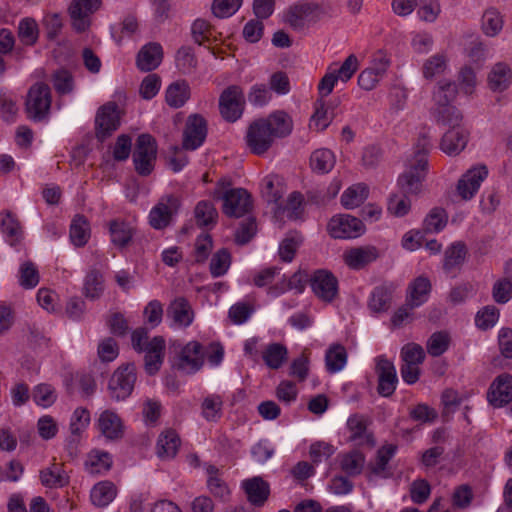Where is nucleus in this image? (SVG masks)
Here are the masks:
<instances>
[{"mask_svg":"<svg viewBox=\"0 0 512 512\" xmlns=\"http://www.w3.org/2000/svg\"><path fill=\"white\" fill-rule=\"evenodd\" d=\"M368 417L361 414H353L347 420V429L349 432V440L359 445H373L372 434L368 432Z\"/></svg>","mask_w":512,"mask_h":512,"instance_id":"obj_23","label":"nucleus"},{"mask_svg":"<svg viewBox=\"0 0 512 512\" xmlns=\"http://www.w3.org/2000/svg\"><path fill=\"white\" fill-rule=\"evenodd\" d=\"M104 291V280L102 274L96 270H90L84 282V294L86 297L91 299H96L100 297V295Z\"/></svg>","mask_w":512,"mask_h":512,"instance_id":"obj_51","label":"nucleus"},{"mask_svg":"<svg viewBox=\"0 0 512 512\" xmlns=\"http://www.w3.org/2000/svg\"><path fill=\"white\" fill-rule=\"evenodd\" d=\"M488 402L500 408L512 400V376L508 373L499 375L490 385L487 393Z\"/></svg>","mask_w":512,"mask_h":512,"instance_id":"obj_18","label":"nucleus"},{"mask_svg":"<svg viewBox=\"0 0 512 512\" xmlns=\"http://www.w3.org/2000/svg\"><path fill=\"white\" fill-rule=\"evenodd\" d=\"M293 127V119L286 111L275 110L249 124L244 137L246 147L251 154L264 156L277 139L289 136Z\"/></svg>","mask_w":512,"mask_h":512,"instance_id":"obj_2","label":"nucleus"},{"mask_svg":"<svg viewBox=\"0 0 512 512\" xmlns=\"http://www.w3.org/2000/svg\"><path fill=\"white\" fill-rule=\"evenodd\" d=\"M441 13V6L438 0H421L417 15L420 20L434 22Z\"/></svg>","mask_w":512,"mask_h":512,"instance_id":"obj_63","label":"nucleus"},{"mask_svg":"<svg viewBox=\"0 0 512 512\" xmlns=\"http://www.w3.org/2000/svg\"><path fill=\"white\" fill-rule=\"evenodd\" d=\"M248 501L254 506H263L270 495V485L261 477H253L242 482Z\"/></svg>","mask_w":512,"mask_h":512,"instance_id":"obj_25","label":"nucleus"},{"mask_svg":"<svg viewBox=\"0 0 512 512\" xmlns=\"http://www.w3.org/2000/svg\"><path fill=\"white\" fill-rule=\"evenodd\" d=\"M0 229L12 245L23 236L22 225L17 215L10 210L0 212Z\"/></svg>","mask_w":512,"mask_h":512,"instance_id":"obj_31","label":"nucleus"},{"mask_svg":"<svg viewBox=\"0 0 512 512\" xmlns=\"http://www.w3.org/2000/svg\"><path fill=\"white\" fill-rule=\"evenodd\" d=\"M450 342L451 338L447 332H435L429 337L426 343L427 352L433 357H438L448 350Z\"/></svg>","mask_w":512,"mask_h":512,"instance_id":"obj_52","label":"nucleus"},{"mask_svg":"<svg viewBox=\"0 0 512 512\" xmlns=\"http://www.w3.org/2000/svg\"><path fill=\"white\" fill-rule=\"evenodd\" d=\"M157 145L155 139L149 134H142L137 139L133 154L135 169L140 175H149L156 160Z\"/></svg>","mask_w":512,"mask_h":512,"instance_id":"obj_10","label":"nucleus"},{"mask_svg":"<svg viewBox=\"0 0 512 512\" xmlns=\"http://www.w3.org/2000/svg\"><path fill=\"white\" fill-rule=\"evenodd\" d=\"M163 49L159 43L151 42L144 45L138 52L136 65L144 72L156 69L162 62Z\"/></svg>","mask_w":512,"mask_h":512,"instance_id":"obj_24","label":"nucleus"},{"mask_svg":"<svg viewBox=\"0 0 512 512\" xmlns=\"http://www.w3.org/2000/svg\"><path fill=\"white\" fill-rule=\"evenodd\" d=\"M98 430L108 439L122 437L124 427L121 418L112 410L103 411L97 420Z\"/></svg>","mask_w":512,"mask_h":512,"instance_id":"obj_28","label":"nucleus"},{"mask_svg":"<svg viewBox=\"0 0 512 512\" xmlns=\"http://www.w3.org/2000/svg\"><path fill=\"white\" fill-rule=\"evenodd\" d=\"M397 446L394 444H385L378 451L376 458L369 464L371 474L387 478L391 475L388 468V463L395 455Z\"/></svg>","mask_w":512,"mask_h":512,"instance_id":"obj_34","label":"nucleus"},{"mask_svg":"<svg viewBox=\"0 0 512 512\" xmlns=\"http://www.w3.org/2000/svg\"><path fill=\"white\" fill-rule=\"evenodd\" d=\"M116 494L117 489L112 482L101 481L92 488L90 498L95 506L105 507L113 501Z\"/></svg>","mask_w":512,"mask_h":512,"instance_id":"obj_40","label":"nucleus"},{"mask_svg":"<svg viewBox=\"0 0 512 512\" xmlns=\"http://www.w3.org/2000/svg\"><path fill=\"white\" fill-rule=\"evenodd\" d=\"M466 256V246L462 242L453 243L445 252L444 269L447 272L459 267Z\"/></svg>","mask_w":512,"mask_h":512,"instance_id":"obj_53","label":"nucleus"},{"mask_svg":"<svg viewBox=\"0 0 512 512\" xmlns=\"http://www.w3.org/2000/svg\"><path fill=\"white\" fill-rule=\"evenodd\" d=\"M196 224L200 227H212L218 219V212L210 201H199L194 209Z\"/></svg>","mask_w":512,"mask_h":512,"instance_id":"obj_42","label":"nucleus"},{"mask_svg":"<svg viewBox=\"0 0 512 512\" xmlns=\"http://www.w3.org/2000/svg\"><path fill=\"white\" fill-rule=\"evenodd\" d=\"M181 205L179 197L175 195L162 196L149 213V224L154 229H164L177 214Z\"/></svg>","mask_w":512,"mask_h":512,"instance_id":"obj_13","label":"nucleus"},{"mask_svg":"<svg viewBox=\"0 0 512 512\" xmlns=\"http://www.w3.org/2000/svg\"><path fill=\"white\" fill-rule=\"evenodd\" d=\"M347 351L341 344H332L326 351L325 364L330 373H336L342 370L347 363Z\"/></svg>","mask_w":512,"mask_h":512,"instance_id":"obj_39","label":"nucleus"},{"mask_svg":"<svg viewBox=\"0 0 512 512\" xmlns=\"http://www.w3.org/2000/svg\"><path fill=\"white\" fill-rule=\"evenodd\" d=\"M206 134V120L199 114L190 115L183 132V148L185 150L197 149L203 144Z\"/></svg>","mask_w":512,"mask_h":512,"instance_id":"obj_16","label":"nucleus"},{"mask_svg":"<svg viewBox=\"0 0 512 512\" xmlns=\"http://www.w3.org/2000/svg\"><path fill=\"white\" fill-rule=\"evenodd\" d=\"M512 83V69L509 64L505 62L496 63L489 75L488 85L493 91H504Z\"/></svg>","mask_w":512,"mask_h":512,"instance_id":"obj_33","label":"nucleus"},{"mask_svg":"<svg viewBox=\"0 0 512 512\" xmlns=\"http://www.w3.org/2000/svg\"><path fill=\"white\" fill-rule=\"evenodd\" d=\"M379 257V251L374 246L350 248L343 253L344 263L351 269L360 270L374 262Z\"/></svg>","mask_w":512,"mask_h":512,"instance_id":"obj_21","label":"nucleus"},{"mask_svg":"<svg viewBox=\"0 0 512 512\" xmlns=\"http://www.w3.org/2000/svg\"><path fill=\"white\" fill-rule=\"evenodd\" d=\"M365 457L362 453L354 451L343 456L342 469L349 475L359 474L364 466Z\"/></svg>","mask_w":512,"mask_h":512,"instance_id":"obj_62","label":"nucleus"},{"mask_svg":"<svg viewBox=\"0 0 512 512\" xmlns=\"http://www.w3.org/2000/svg\"><path fill=\"white\" fill-rule=\"evenodd\" d=\"M336 156L334 152L327 148H319L312 152L310 156V167L312 171L318 174L329 173L335 166Z\"/></svg>","mask_w":512,"mask_h":512,"instance_id":"obj_37","label":"nucleus"},{"mask_svg":"<svg viewBox=\"0 0 512 512\" xmlns=\"http://www.w3.org/2000/svg\"><path fill=\"white\" fill-rule=\"evenodd\" d=\"M447 221L448 215L445 209L434 207L423 221V230L427 233H437L446 226Z\"/></svg>","mask_w":512,"mask_h":512,"instance_id":"obj_48","label":"nucleus"},{"mask_svg":"<svg viewBox=\"0 0 512 512\" xmlns=\"http://www.w3.org/2000/svg\"><path fill=\"white\" fill-rule=\"evenodd\" d=\"M457 94L456 85L452 82L439 83L433 94L435 106L434 116L438 123L451 128L443 135L440 148L449 155L460 154L467 146L469 131L461 124L462 115L459 110L451 105Z\"/></svg>","mask_w":512,"mask_h":512,"instance_id":"obj_1","label":"nucleus"},{"mask_svg":"<svg viewBox=\"0 0 512 512\" xmlns=\"http://www.w3.org/2000/svg\"><path fill=\"white\" fill-rule=\"evenodd\" d=\"M318 16V6L309 2H298L285 13V21L294 29H301L314 22Z\"/></svg>","mask_w":512,"mask_h":512,"instance_id":"obj_17","label":"nucleus"},{"mask_svg":"<svg viewBox=\"0 0 512 512\" xmlns=\"http://www.w3.org/2000/svg\"><path fill=\"white\" fill-rule=\"evenodd\" d=\"M400 193H396L390 196L387 210L388 212L395 217H403L409 213L411 210V200L409 195H416L417 193H409L403 191L398 186Z\"/></svg>","mask_w":512,"mask_h":512,"instance_id":"obj_43","label":"nucleus"},{"mask_svg":"<svg viewBox=\"0 0 512 512\" xmlns=\"http://www.w3.org/2000/svg\"><path fill=\"white\" fill-rule=\"evenodd\" d=\"M167 317L177 327H189L194 321L195 313L190 302L184 297H177L167 308Z\"/></svg>","mask_w":512,"mask_h":512,"instance_id":"obj_22","label":"nucleus"},{"mask_svg":"<svg viewBox=\"0 0 512 512\" xmlns=\"http://www.w3.org/2000/svg\"><path fill=\"white\" fill-rule=\"evenodd\" d=\"M204 364V347L198 341L188 342L179 355L178 367L187 373H195Z\"/></svg>","mask_w":512,"mask_h":512,"instance_id":"obj_19","label":"nucleus"},{"mask_svg":"<svg viewBox=\"0 0 512 512\" xmlns=\"http://www.w3.org/2000/svg\"><path fill=\"white\" fill-rule=\"evenodd\" d=\"M226 183L221 180L217 184V189L213 193L215 199H222L223 213L229 217H242L252 208L251 195L243 188H231L226 190Z\"/></svg>","mask_w":512,"mask_h":512,"instance_id":"obj_4","label":"nucleus"},{"mask_svg":"<svg viewBox=\"0 0 512 512\" xmlns=\"http://www.w3.org/2000/svg\"><path fill=\"white\" fill-rule=\"evenodd\" d=\"M112 457L108 452L92 450L85 461V468L91 474H103L110 470Z\"/></svg>","mask_w":512,"mask_h":512,"instance_id":"obj_38","label":"nucleus"},{"mask_svg":"<svg viewBox=\"0 0 512 512\" xmlns=\"http://www.w3.org/2000/svg\"><path fill=\"white\" fill-rule=\"evenodd\" d=\"M52 97L48 84L37 82L32 85L26 96L25 111L28 118L40 121L47 117L51 107Z\"/></svg>","mask_w":512,"mask_h":512,"instance_id":"obj_5","label":"nucleus"},{"mask_svg":"<svg viewBox=\"0 0 512 512\" xmlns=\"http://www.w3.org/2000/svg\"><path fill=\"white\" fill-rule=\"evenodd\" d=\"M166 342L162 336H155L145 346V370L148 374L157 373L164 361Z\"/></svg>","mask_w":512,"mask_h":512,"instance_id":"obj_20","label":"nucleus"},{"mask_svg":"<svg viewBox=\"0 0 512 512\" xmlns=\"http://www.w3.org/2000/svg\"><path fill=\"white\" fill-rule=\"evenodd\" d=\"M309 282L313 293L324 302H332L338 295V280L327 270L315 271Z\"/></svg>","mask_w":512,"mask_h":512,"instance_id":"obj_15","label":"nucleus"},{"mask_svg":"<svg viewBox=\"0 0 512 512\" xmlns=\"http://www.w3.org/2000/svg\"><path fill=\"white\" fill-rule=\"evenodd\" d=\"M284 192L285 185L280 176L270 174L263 178L261 183V193L268 202L278 204L282 199Z\"/></svg>","mask_w":512,"mask_h":512,"instance_id":"obj_36","label":"nucleus"},{"mask_svg":"<svg viewBox=\"0 0 512 512\" xmlns=\"http://www.w3.org/2000/svg\"><path fill=\"white\" fill-rule=\"evenodd\" d=\"M208 474L207 486L210 492L220 498H224L229 494L226 483L219 477V469L213 465L206 468Z\"/></svg>","mask_w":512,"mask_h":512,"instance_id":"obj_56","label":"nucleus"},{"mask_svg":"<svg viewBox=\"0 0 512 512\" xmlns=\"http://www.w3.org/2000/svg\"><path fill=\"white\" fill-rule=\"evenodd\" d=\"M32 397L37 405L49 407L56 401L57 395L51 385L39 384L34 388Z\"/></svg>","mask_w":512,"mask_h":512,"instance_id":"obj_59","label":"nucleus"},{"mask_svg":"<svg viewBox=\"0 0 512 512\" xmlns=\"http://www.w3.org/2000/svg\"><path fill=\"white\" fill-rule=\"evenodd\" d=\"M41 484L48 488H61L69 483V476L62 463H52L40 471Z\"/></svg>","mask_w":512,"mask_h":512,"instance_id":"obj_30","label":"nucleus"},{"mask_svg":"<svg viewBox=\"0 0 512 512\" xmlns=\"http://www.w3.org/2000/svg\"><path fill=\"white\" fill-rule=\"evenodd\" d=\"M136 367L134 364L120 366L109 380V391L111 397L116 400L127 398L134 389L136 382Z\"/></svg>","mask_w":512,"mask_h":512,"instance_id":"obj_12","label":"nucleus"},{"mask_svg":"<svg viewBox=\"0 0 512 512\" xmlns=\"http://www.w3.org/2000/svg\"><path fill=\"white\" fill-rule=\"evenodd\" d=\"M375 373L378 378L377 392L383 397L391 396L398 383L396 368L386 356L375 358Z\"/></svg>","mask_w":512,"mask_h":512,"instance_id":"obj_14","label":"nucleus"},{"mask_svg":"<svg viewBox=\"0 0 512 512\" xmlns=\"http://www.w3.org/2000/svg\"><path fill=\"white\" fill-rule=\"evenodd\" d=\"M18 37L26 46H33L39 38V28L36 20L26 17L20 20L18 25Z\"/></svg>","mask_w":512,"mask_h":512,"instance_id":"obj_47","label":"nucleus"},{"mask_svg":"<svg viewBox=\"0 0 512 512\" xmlns=\"http://www.w3.org/2000/svg\"><path fill=\"white\" fill-rule=\"evenodd\" d=\"M245 98L238 85H231L223 90L219 97V111L228 122L237 121L243 114Z\"/></svg>","mask_w":512,"mask_h":512,"instance_id":"obj_8","label":"nucleus"},{"mask_svg":"<svg viewBox=\"0 0 512 512\" xmlns=\"http://www.w3.org/2000/svg\"><path fill=\"white\" fill-rule=\"evenodd\" d=\"M191 97V88L186 80H177L165 90V103L174 109L183 107Z\"/></svg>","mask_w":512,"mask_h":512,"instance_id":"obj_29","label":"nucleus"},{"mask_svg":"<svg viewBox=\"0 0 512 512\" xmlns=\"http://www.w3.org/2000/svg\"><path fill=\"white\" fill-rule=\"evenodd\" d=\"M334 118L333 110L322 99L314 104V113L310 118L309 128L316 132L324 131Z\"/></svg>","mask_w":512,"mask_h":512,"instance_id":"obj_35","label":"nucleus"},{"mask_svg":"<svg viewBox=\"0 0 512 512\" xmlns=\"http://www.w3.org/2000/svg\"><path fill=\"white\" fill-rule=\"evenodd\" d=\"M447 69V58L443 54H436L428 58L422 67L423 76L426 79H433L442 75Z\"/></svg>","mask_w":512,"mask_h":512,"instance_id":"obj_54","label":"nucleus"},{"mask_svg":"<svg viewBox=\"0 0 512 512\" xmlns=\"http://www.w3.org/2000/svg\"><path fill=\"white\" fill-rule=\"evenodd\" d=\"M431 494V486L425 479H416L410 485V497L413 503H425Z\"/></svg>","mask_w":512,"mask_h":512,"instance_id":"obj_64","label":"nucleus"},{"mask_svg":"<svg viewBox=\"0 0 512 512\" xmlns=\"http://www.w3.org/2000/svg\"><path fill=\"white\" fill-rule=\"evenodd\" d=\"M286 347L279 343L269 344L262 351V358L265 364L271 369H278L287 359Z\"/></svg>","mask_w":512,"mask_h":512,"instance_id":"obj_45","label":"nucleus"},{"mask_svg":"<svg viewBox=\"0 0 512 512\" xmlns=\"http://www.w3.org/2000/svg\"><path fill=\"white\" fill-rule=\"evenodd\" d=\"M40 276L34 263L26 261L19 268V283L25 289H32L39 283Z\"/></svg>","mask_w":512,"mask_h":512,"instance_id":"obj_57","label":"nucleus"},{"mask_svg":"<svg viewBox=\"0 0 512 512\" xmlns=\"http://www.w3.org/2000/svg\"><path fill=\"white\" fill-rule=\"evenodd\" d=\"M431 288V282L427 277L419 276L415 278L408 285L406 302L411 308L421 306L428 300Z\"/></svg>","mask_w":512,"mask_h":512,"instance_id":"obj_26","label":"nucleus"},{"mask_svg":"<svg viewBox=\"0 0 512 512\" xmlns=\"http://www.w3.org/2000/svg\"><path fill=\"white\" fill-rule=\"evenodd\" d=\"M161 78L157 74H148L142 80L139 87V94L145 100L154 98L161 88Z\"/></svg>","mask_w":512,"mask_h":512,"instance_id":"obj_60","label":"nucleus"},{"mask_svg":"<svg viewBox=\"0 0 512 512\" xmlns=\"http://www.w3.org/2000/svg\"><path fill=\"white\" fill-rule=\"evenodd\" d=\"M488 176L485 165H476L467 170L457 181L455 195L461 201L471 200L479 191L482 182Z\"/></svg>","mask_w":512,"mask_h":512,"instance_id":"obj_11","label":"nucleus"},{"mask_svg":"<svg viewBox=\"0 0 512 512\" xmlns=\"http://www.w3.org/2000/svg\"><path fill=\"white\" fill-rule=\"evenodd\" d=\"M122 111L116 102L109 101L100 106L95 115V136L103 142L116 132L121 124Z\"/></svg>","mask_w":512,"mask_h":512,"instance_id":"obj_6","label":"nucleus"},{"mask_svg":"<svg viewBox=\"0 0 512 512\" xmlns=\"http://www.w3.org/2000/svg\"><path fill=\"white\" fill-rule=\"evenodd\" d=\"M230 264V253L226 249H221L211 259L210 272L214 277L222 276L227 272Z\"/></svg>","mask_w":512,"mask_h":512,"instance_id":"obj_61","label":"nucleus"},{"mask_svg":"<svg viewBox=\"0 0 512 512\" xmlns=\"http://www.w3.org/2000/svg\"><path fill=\"white\" fill-rule=\"evenodd\" d=\"M311 352L304 349L299 357L295 358L290 367V375L297 378L298 381L303 382L309 372Z\"/></svg>","mask_w":512,"mask_h":512,"instance_id":"obj_58","label":"nucleus"},{"mask_svg":"<svg viewBox=\"0 0 512 512\" xmlns=\"http://www.w3.org/2000/svg\"><path fill=\"white\" fill-rule=\"evenodd\" d=\"M327 231L335 239H352L361 236L365 232V225L354 216L338 214L329 220Z\"/></svg>","mask_w":512,"mask_h":512,"instance_id":"obj_9","label":"nucleus"},{"mask_svg":"<svg viewBox=\"0 0 512 512\" xmlns=\"http://www.w3.org/2000/svg\"><path fill=\"white\" fill-rule=\"evenodd\" d=\"M90 224L82 215H76L70 225V239L77 247H83L90 239Z\"/></svg>","mask_w":512,"mask_h":512,"instance_id":"obj_41","label":"nucleus"},{"mask_svg":"<svg viewBox=\"0 0 512 512\" xmlns=\"http://www.w3.org/2000/svg\"><path fill=\"white\" fill-rule=\"evenodd\" d=\"M109 233L112 243L117 247L123 248L131 242L135 228L130 222L115 219L109 223Z\"/></svg>","mask_w":512,"mask_h":512,"instance_id":"obj_32","label":"nucleus"},{"mask_svg":"<svg viewBox=\"0 0 512 512\" xmlns=\"http://www.w3.org/2000/svg\"><path fill=\"white\" fill-rule=\"evenodd\" d=\"M503 24L501 14L495 9H488L482 16L481 29L486 36L494 37L501 32Z\"/></svg>","mask_w":512,"mask_h":512,"instance_id":"obj_49","label":"nucleus"},{"mask_svg":"<svg viewBox=\"0 0 512 512\" xmlns=\"http://www.w3.org/2000/svg\"><path fill=\"white\" fill-rule=\"evenodd\" d=\"M368 196V187L358 183L350 186L341 196V203L347 209L360 206Z\"/></svg>","mask_w":512,"mask_h":512,"instance_id":"obj_46","label":"nucleus"},{"mask_svg":"<svg viewBox=\"0 0 512 512\" xmlns=\"http://www.w3.org/2000/svg\"><path fill=\"white\" fill-rule=\"evenodd\" d=\"M102 0H71L67 13L73 30L87 31L92 24V16L101 8Z\"/></svg>","mask_w":512,"mask_h":512,"instance_id":"obj_7","label":"nucleus"},{"mask_svg":"<svg viewBox=\"0 0 512 512\" xmlns=\"http://www.w3.org/2000/svg\"><path fill=\"white\" fill-rule=\"evenodd\" d=\"M224 400L219 394L207 395L201 404L202 416L207 421H218L222 417Z\"/></svg>","mask_w":512,"mask_h":512,"instance_id":"obj_44","label":"nucleus"},{"mask_svg":"<svg viewBox=\"0 0 512 512\" xmlns=\"http://www.w3.org/2000/svg\"><path fill=\"white\" fill-rule=\"evenodd\" d=\"M431 146L430 138L421 135L416 144L414 155L408 160L405 171L399 176L397 184L409 193H419L422 181L427 173V153Z\"/></svg>","mask_w":512,"mask_h":512,"instance_id":"obj_3","label":"nucleus"},{"mask_svg":"<svg viewBox=\"0 0 512 512\" xmlns=\"http://www.w3.org/2000/svg\"><path fill=\"white\" fill-rule=\"evenodd\" d=\"M303 238L299 233L288 235L279 246V256L284 262H291L296 254L297 249L302 243Z\"/></svg>","mask_w":512,"mask_h":512,"instance_id":"obj_55","label":"nucleus"},{"mask_svg":"<svg viewBox=\"0 0 512 512\" xmlns=\"http://www.w3.org/2000/svg\"><path fill=\"white\" fill-rule=\"evenodd\" d=\"M192 37L196 43L203 45L216 40V31L205 19H196L191 28Z\"/></svg>","mask_w":512,"mask_h":512,"instance_id":"obj_50","label":"nucleus"},{"mask_svg":"<svg viewBox=\"0 0 512 512\" xmlns=\"http://www.w3.org/2000/svg\"><path fill=\"white\" fill-rule=\"evenodd\" d=\"M181 439L176 430L168 428L163 430L156 443V453L162 459L174 458L180 448Z\"/></svg>","mask_w":512,"mask_h":512,"instance_id":"obj_27","label":"nucleus"}]
</instances>
